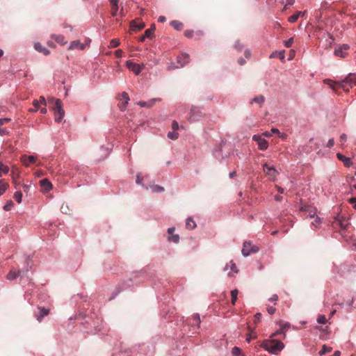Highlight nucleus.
Wrapping results in <instances>:
<instances>
[{
	"instance_id": "nucleus-1",
	"label": "nucleus",
	"mask_w": 356,
	"mask_h": 356,
	"mask_svg": "<svg viewBox=\"0 0 356 356\" xmlns=\"http://www.w3.org/2000/svg\"><path fill=\"white\" fill-rule=\"evenodd\" d=\"M261 347L269 353L276 355L284 349V344L275 339L266 340L262 343Z\"/></svg>"
},
{
	"instance_id": "nucleus-2",
	"label": "nucleus",
	"mask_w": 356,
	"mask_h": 356,
	"mask_svg": "<svg viewBox=\"0 0 356 356\" xmlns=\"http://www.w3.org/2000/svg\"><path fill=\"white\" fill-rule=\"evenodd\" d=\"M350 222L343 216L337 215L334 217L332 222V227L334 229H340V234L343 236L345 231L348 228Z\"/></svg>"
},
{
	"instance_id": "nucleus-3",
	"label": "nucleus",
	"mask_w": 356,
	"mask_h": 356,
	"mask_svg": "<svg viewBox=\"0 0 356 356\" xmlns=\"http://www.w3.org/2000/svg\"><path fill=\"white\" fill-rule=\"evenodd\" d=\"M339 86L344 90H348L350 88L356 85V74H349L344 79L338 82Z\"/></svg>"
},
{
	"instance_id": "nucleus-4",
	"label": "nucleus",
	"mask_w": 356,
	"mask_h": 356,
	"mask_svg": "<svg viewBox=\"0 0 356 356\" xmlns=\"http://www.w3.org/2000/svg\"><path fill=\"white\" fill-rule=\"evenodd\" d=\"M55 108L56 111L55 112L54 119L56 122L59 123L63 120L65 116V111L63 108V104L60 99H55Z\"/></svg>"
},
{
	"instance_id": "nucleus-5",
	"label": "nucleus",
	"mask_w": 356,
	"mask_h": 356,
	"mask_svg": "<svg viewBox=\"0 0 356 356\" xmlns=\"http://www.w3.org/2000/svg\"><path fill=\"white\" fill-rule=\"evenodd\" d=\"M259 251L258 247L253 245L250 242H244L242 249V254L244 257L249 256L251 253H255Z\"/></svg>"
},
{
	"instance_id": "nucleus-6",
	"label": "nucleus",
	"mask_w": 356,
	"mask_h": 356,
	"mask_svg": "<svg viewBox=\"0 0 356 356\" xmlns=\"http://www.w3.org/2000/svg\"><path fill=\"white\" fill-rule=\"evenodd\" d=\"M252 140L257 143L258 147L261 150H266L268 147V142L260 134H255L252 136Z\"/></svg>"
},
{
	"instance_id": "nucleus-7",
	"label": "nucleus",
	"mask_w": 356,
	"mask_h": 356,
	"mask_svg": "<svg viewBox=\"0 0 356 356\" xmlns=\"http://www.w3.org/2000/svg\"><path fill=\"white\" fill-rule=\"evenodd\" d=\"M91 42V40L89 39V38H86L85 40V43H81L79 40H74L72 41L70 46H69V49H80V50H82L86 46H88L90 43Z\"/></svg>"
},
{
	"instance_id": "nucleus-8",
	"label": "nucleus",
	"mask_w": 356,
	"mask_h": 356,
	"mask_svg": "<svg viewBox=\"0 0 356 356\" xmlns=\"http://www.w3.org/2000/svg\"><path fill=\"white\" fill-rule=\"evenodd\" d=\"M263 170L266 173V175L270 177V178L275 179L277 175V171L273 165H269L268 163H264L263 165Z\"/></svg>"
},
{
	"instance_id": "nucleus-9",
	"label": "nucleus",
	"mask_w": 356,
	"mask_h": 356,
	"mask_svg": "<svg viewBox=\"0 0 356 356\" xmlns=\"http://www.w3.org/2000/svg\"><path fill=\"white\" fill-rule=\"evenodd\" d=\"M126 66L129 70L134 72L136 75H138L141 72L143 67V65L140 66V65L133 63L131 60H127L126 62Z\"/></svg>"
},
{
	"instance_id": "nucleus-10",
	"label": "nucleus",
	"mask_w": 356,
	"mask_h": 356,
	"mask_svg": "<svg viewBox=\"0 0 356 356\" xmlns=\"http://www.w3.org/2000/svg\"><path fill=\"white\" fill-rule=\"evenodd\" d=\"M349 49V46L348 44H343L341 46H340L339 47L335 49L334 50V55H336L337 56H340V57H345L346 54V51Z\"/></svg>"
},
{
	"instance_id": "nucleus-11",
	"label": "nucleus",
	"mask_w": 356,
	"mask_h": 356,
	"mask_svg": "<svg viewBox=\"0 0 356 356\" xmlns=\"http://www.w3.org/2000/svg\"><path fill=\"white\" fill-rule=\"evenodd\" d=\"M177 61L179 64V67H184L186 64L189 63V55L183 53L177 57Z\"/></svg>"
},
{
	"instance_id": "nucleus-12",
	"label": "nucleus",
	"mask_w": 356,
	"mask_h": 356,
	"mask_svg": "<svg viewBox=\"0 0 356 356\" xmlns=\"http://www.w3.org/2000/svg\"><path fill=\"white\" fill-rule=\"evenodd\" d=\"M121 95H122V99L124 101V102L120 103L118 106H119L120 109L123 111L126 109V107L129 104V97L128 93L126 92H122Z\"/></svg>"
},
{
	"instance_id": "nucleus-13",
	"label": "nucleus",
	"mask_w": 356,
	"mask_h": 356,
	"mask_svg": "<svg viewBox=\"0 0 356 356\" xmlns=\"http://www.w3.org/2000/svg\"><path fill=\"white\" fill-rule=\"evenodd\" d=\"M174 231H175V227H169L168 229V234H169L168 241L170 242L178 243L179 241V236L178 234H173Z\"/></svg>"
},
{
	"instance_id": "nucleus-14",
	"label": "nucleus",
	"mask_w": 356,
	"mask_h": 356,
	"mask_svg": "<svg viewBox=\"0 0 356 356\" xmlns=\"http://www.w3.org/2000/svg\"><path fill=\"white\" fill-rule=\"evenodd\" d=\"M21 161L24 165L28 166L30 163H33L35 162L36 157L33 155H23L21 158Z\"/></svg>"
},
{
	"instance_id": "nucleus-15",
	"label": "nucleus",
	"mask_w": 356,
	"mask_h": 356,
	"mask_svg": "<svg viewBox=\"0 0 356 356\" xmlns=\"http://www.w3.org/2000/svg\"><path fill=\"white\" fill-rule=\"evenodd\" d=\"M34 48L36 51L42 53L45 56H47L50 54V51L46 47H43L40 42L35 43Z\"/></svg>"
},
{
	"instance_id": "nucleus-16",
	"label": "nucleus",
	"mask_w": 356,
	"mask_h": 356,
	"mask_svg": "<svg viewBox=\"0 0 356 356\" xmlns=\"http://www.w3.org/2000/svg\"><path fill=\"white\" fill-rule=\"evenodd\" d=\"M337 157L339 161H341L343 163V164L346 167H350L352 165L350 159L345 156L344 155L341 154V153H337Z\"/></svg>"
},
{
	"instance_id": "nucleus-17",
	"label": "nucleus",
	"mask_w": 356,
	"mask_h": 356,
	"mask_svg": "<svg viewBox=\"0 0 356 356\" xmlns=\"http://www.w3.org/2000/svg\"><path fill=\"white\" fill-rule=\"evenodd\" d=\"M159 98H154L148 102L140 101L138 102V104L141 107H151L154 105L156 102H159Z\"/></svg>"
},
{
	"instance_id": "nucleus-18",
	"label": "nucleus",
	"mask_w": 356,
	"mask_h": 356,
	"mask_svg": "<svg viewBox=\"0 0 356 356\" xmlns=\"http://www.w3.org/2000/svg\"><path fill=\"white\" fill-rule=\"evenodd\" d=\"M39 314L37 315L36 318L39 322H41L42 318L49 314V311L44 307H39Z\"/></svg>"
},
{
	"instance_id": "nucleus-19",
	"label": "nucleus",
	"mask_w": 356,
	"mask_h": 356,
	"mask_svg": "<svg viewBox=\"0 0 356 356\" xmlns=\"http://www.w3.org/2000/svg\"><path fill=\"white\" fill-rule=\"evenodd\" d=\"M41 187L48 191L51 189V184L47 179H43L40 181Z\"/></svg>"
},
{
	"instance_id": "nucleus-20",
	"label": "nucleus",
	"mask_w": 356,
	"mask_h": 356,
	"mask_svg": "<svg viewBox=\"0 0 356 356\" xmlns=\"http://www.w3.org/2000/svg\"><path fill=\"white\" fill-rule=\"evenodd\" d=\"M196 227V223L191 217H188L186 220V227L188 229H193Z\"/></svg>"
},
{
	"instance_id": "nucleus-21",
	"label": "nucleus",
	"mask_w": 356,
	"mask_h": 356,
	"mask_svg": "<svg viewBox=\"0 0 356 356\" xmlns=\"http://www.w3.org/2000/svg\"><path fill=\"white\" fill-rule=\"evenodd\" d=\"M145 23L140 22L138 24H136L134 21L131 22V28L134 31H138L141 30L145 27Z\"/></svg>"
},
{
	"instance_id": "nucleus-22",
	"label": "nucleus",
	"mask_w": 356,
	"mask_h": 356,
	"mask_svg": "<svg viewBox=\"0 0 356 356\" xmlns=\"http://www.w3.org/2000/svg\"><path fill=\"white\" fill-rule=\"evenodd\" d=\"M54 40L60 44H65L66 43V41L65 40V38L63 35H53L51 36Z\"/></svg>"
},
{
	"instance_id": "nucleus-23",
	"label": "nucleus",
	"mask_w": 356,
	"mask_h": 356,
	"mask_svg": "<svg viewBox=\"0 0 356 356\" xmlns=\"http://www.w3.org/2000/svg\"><path fill=\"white\" fill-rule=\"evenodd\" d=\"M290 327L289 323H286V324L282 325L281 327L280 328V330H277L276 332H275L274 333H273L271 334L270 337H275L276 335H277L279 334L284 333V330L286 327Z\"/></svg>"
},
{
	"instance_id": "nucleus-24",
	"label": "nucleus",
	"mask_w": 356,
	"mask_h": 356,
	"mask_svg": "<svg viewBox=\"0 0 356 356\" xmlns=\"http://www.w3.org/2000/svg\"><path fill=\"white\" fill-rule=\"evenodd\" d=\"M315 219L313 222H312L311 225L313 229H316L319 227L320 225L322 222L321 218L318 216H315Z\"/></svg>"
},
{
	"instance_id": "nucleus-25",
	"label": "nucleus",
	"mask_w": 356,
	"mask_h": 356,
	"mask_svg": "<svg viewBox=\"0 0 356 356\" xmlns=\"http://www.w3.org/2000/svg\"><path fill=\"white\" fill-rule=\"evenodd\" d=\"M301 13H302V11L296 12L295 14H293V15H291L289 17L288 21L290 23L296 22L298 20V19L300 17Z\"/></svg>"
},
{
	"instance_id": "nucleus-26",
	"label": "nucleus",
	"mask_w": 356,
	"mask_h": 356,
	"mask_svg": "<svg viewBox=\"0 0 356 356\" xmlns=\"http://www.w3.org/2000/svg\"><path fill=\"white\" fill-rule=\"evenodd\" d=\"M8 187V184L5 183L3 179H0V196L2 195Z\"/></svg>"
},
{
	"instance_id": "nucleus-27",
	"label": "nucleus",
	"mask_w": 356,
	"mask_h": 356,
	"mask_svg": "<svg viewBox=\"0 0 356 356\" xmlns=\"http://www.w3.org/2000/svg\"><path fill=\"white\" fill-rule=\"evenodd\" d=\"M18 276V273H17L16 271L15 270H10L7 276H6V278L7 280H15Z\"/></svg>"
},
{
	"instance_id": "nucleus-28",
	"label": "nucleus",
	"mask_w": 356,
	"mask_h": 356,
	"mask_svg": "<svg viewBox=\"0 0 356 356\" xmlns=\"http://www.w3.org/2000/svg\"><path fill=\"white\" fill-rule=\"evenodd\" d=\"M264 102V96L262 95H259V96H257V97H254L252 100H251V103H257L259 105H261V104H263Z\"/></svg>"
},
{
	"instance_id": "nucleus-29",
	"label": "nucleus",
	"mask_w": 356,
	"mask_h": 356,
	"mask_svg": "<svg viewBox=\"0 0 356 356\" xmlns=\"http://www.w3.org/2000/svg\"><path fill=\"white\" fill-rule=\"evenodd\" d=\"M9 171V168L6 165H3L2 163H0V177L3 175H6Z\"/></svg>"
},
{
	"instance_id": "nucleus-30",
	"label": "nucleus",
	"mask_w": 356,
	"mask_h": 356,
	"mask_svg": "<svg viewBox=\"0 0 356 356\" xmlns=\"http://www.w3.org/2000/svg\"><path fill=\"white\" fill-rule=\"evenodd\" d=\"M14 199L17 201V203H21L22 200V193L20 191H16L13 195Z\"/></svg>"
},
{
	"instance_id": "nucleus-31",
	"label": "nucleus",
	"mask_w": 356,
	"mask_h": 356,
	"mask_svg": "<svg viewBox=\"0 0 356 356\" xmlns=\"http://www.w3.org/2000/svg\"><path fill=\"white\" fill-rule=\"evenodd\" d=\"M120 44V40L117 39V38H114L111 40L109 47L115 48V47H118Z\"/></svg>"
},
{
	"instance_id": "nucleus-32",
	"label": "nucleus",
	"mask_w": 356,
	"mask_h": 356,
	"mask_svg": "<svg viewBox=\"0 0 356 356\" xmlns=\"http://www.w3.org/2000/svg\"><path fill=\"white\" fill-rule=\"evenodd\" d=\"M238 290L234 289L231 291V296H232V305H235L236 301L237 300V295H238Z\"/></svg>"
},
{
	"instance_id": "nucleus-33",
	"label": "nucleus",
	"mask_w": 356,
	"mask_h": 356,
	"mask_svg": "<svg viewBox=\"0 0 356 356\" xmlns=\"http://www.w3.org/2000/svg\"><path fill=\"white\" fill-rule=\"evenodd\" d=\"M170 24L177 30H181L183 24L178 21L174 20L170 22Z\"/></svg>"
},
{
	"instance_id": "nucleus-34",
	"label": "nucleus",
	"mask_w": 356,
	"mask_h": 356,
	"mask_svg": "<svg viewBox=\"0 0 356 356\" xmlns=\"http://www.w3.org/2000/svg\"><path fill=\"white\" fill-rule=\"evenodd\" d=\"M331 350H332L331 347H328L326 345H323L321 350L319 352V355L321 356H322V355H325V353L330 352Z\"/></svg>"
},
{
	"instance_id": "nucleus-35",
	"label": "nucleus",
	"mask_w": 356,
	"mask_h": 356,
	"mask_svg": "<svg viewBox=\"0 0 356 356\" xmlns=\"http://www.w3.org/2000/svg\"><path fill=\"white\" fill-rule=\"evenodd\" d=\"M241 350L238 347H234L232 350V354L233 356H240Z\"/></svg>"
},
{
	"instance_id": "nucleus-36",
	"label": "nucleus",
	"mask_w": 356,
	"mask_h": 356,
	"mask_svg": "<svg viewBox=\"0 0 356 356\" xmlns=\"http://www.w3.org/2000/svg\"><path fill=\"white\" fill-rule=\"evenodd\" d=\"M168 138L170 139H172V140H175L178 137V134L177 132H175V131H170L168 132Z\"/></svg>"
},
{
	"instance_id": "nucleus-37",
	"label": "nucleus",
	"mask_w": 356,
	"mask_h": 356,
	"mask_svg": "<svg viewBox=\"0 0 356 356\" xmlns=\"http://www.w3.org/2000/svg\"><path fill=\"white\" fill-rule=\"evenodd\" d=\"M13 201L12 200H8L6 204L3 206V209L5 211H10L11 207H13Z\"/></svg>"
},
{
	"instance_id": "nucleus-38",
	"label": "nucleus",
	"mask_w": 356,
	"mask_h": 356,
	"mask_svg": "<svg viewBox=\"0 0 356 356\" xmlns=\"http://www.w3.org/2000/svg\"><path fill=\"white\" fill-rule=\"evenodd\" d=\"M163 191L164 188L161 186L155 185L152 186V191L154 193L163 192Z\"/></svg>"
},
{
	"instance_id": "nucleus-39",
	"label": "nucleus",
	"mask_w": 356,
	"mask_h": 356,
	"mask_svg": "<svg viewBox=\"0 0 356 356\" xmlns=\"http://www.w3.org/2000/svg\"><path fill=\"white\" fill-rule=\"evenodd\" d=\"M196 110H197L196 108L191 109V115L189 117V120L190 121H195L197 120V118L195 115V113L197 111Z\"/></svg>"
},
{
	"instance_id": "nucleus-40",
	"label": "nucleus",
	"mask_w": 356,
	"mask_h": 356,
	"mask_svg": "<svg viewBox=\"0 0 356 356\" xmlns=\"http://www.w3.org/2000/svg\"><path fill=\"white\" fill-rule=\"evenodd\" d=\"M317 322L320 324H325L326 323V318L324 315H320L317 318Z\"/></svg>"
},
{
	"instance_id": "nucleus-41",
	"label": "nucleus",
	"mask_w": 356,
	"mask_h": 356,
	"mask_svg": "<svg viewBox=\"0 0 356 356\" xmlns=\"http://www.w3.org/2000/svg\"><path fill=\"white\" fill-rule=\"evenodd\" d=\"M193 318L194 321L199 326L201 323L200 315L198 314H195L193 315Z\"/></svg>"
},
{
	"instance_id": "nucleus-42",
	"label": "nucleus",
	"mask_w": 356,
	"mask_h": 356,
	"mask_svg": "<svg viewBox=\"0 0 356 356\" xmlns=\"http://www.w3.org/2000/svg\"><path fill=\"white\" fill-rule=\"evenodd\" d=\"M309 211V213L308 215L307 216V218H314L316 216V209H314L312 210H308Z\"/></svg>"
},
{
	"instance_id": "nucleus-43",
	"label": "nucleus",
	"mask_w": 356,
	"mask_h": 356,
	"mask_svg": "<svg viewBox=\"0 0 356 356\" xmlns=\"http://www.w3.org/2000/svg\"><path fill=\"white\" fill-rule=\"evenodd\" d=\"M153 33L149 30V29H147L145 31V33L143 34L145 35V37H146L147 38H152V36L153 35Z\"/></svg>"
},
{
	"instance_id": "nucleus-44",
	"label": "nucleus",
	"mask_w": 356,
	"mask_h": 356,
	"mask_svg": "<svg viewBox=\"0 0 356 356\" xmlns=\"http://www.w3.org/2000/svg\"><path fill=\"white\" fill-rule=\"evenodd\" d=\"M293 42V38H291L288 40L284 41V46L286 47H290Z\"/></svg>"
},
{
	"instance_id": "nucleus-45",
	"label": "nucleus",
	"mask_w": 356,
	"mask_h": 356,
	"mask_svg": "<svg viewBox=\"0 0 356 356\" xmlns=\"http://www.w3.org/2000/svg\"><path fill=\"white\" fill-rule=\"evenodd\" d=\"M118 11V6H111L112 16H113V17L116 16Z\"/></svg>"
},
{
	"instance_id": "nucleus-46",
	"label": "nucleus",
	"mask_w": 356,
	"mask_h": 356,
	"mask_svg": "<svg viewBox=\"0 0 356 356\" xmlns=\"http://www.w3.org/2000/svg\"><path fill=\"white\" fill-rule=\"evenodd\" d=\"M267 311L269 314H273L275 312V308L272 306H268Z\"/></svg>"
},
{
	"instance_id": "nucleus-47",
	"label": "nucleus",
	"mask_w": 356,
	"mask_h": 356,
	"mask_svg": "<svg viewBox=\"0 0 356 356\" xmlns=\"http://www.w3.org/2000/svg\"><path fill=\"white\" fill-rule=\"evenodd\" d=\"M115 55L118 58H121V57H122L123 51L121 49H117L115 51Z\"/></svg>"
},
{
	"instance_id": "nucleus-48",
	"label": "nucleus",
	"mask_w": 356,
	"mask_h": 356,
	"mask_svg": "<svg viewBox=\"0 0 356 356\" xmlns=\"http://www.w3.org/2000/svg\"><path fill=\"white\" fill-rule=\"evenodd\" d=\"M234 47L239 51H241L243 49V47L241 45L239 41H236L235 42Z\"/></svg>"
},
{
	"instance_id": "nucleus-49",
	"label": "nucleus",
	"mask_w": 356,
	"mask_h": 356,
	"mask_svg": "<svg viewBox=\"0 0 356 356\" xmlns=\"http://www.w3.org/2000/svg\"><path fill=\"white\" fill-rule=\"evenodd\" d=\"M10 121V118H0V127H1L4 123L8 122Z\"/></svg>"
},
{
	"instance_id": "nucleus-50",
	"label": "nucleus",
	"mask_w": 356,
	"mask_h": 356,
	"mask_svg": "<svg viewBox=\"0 0 356 356\" xmlns=\"http://www.w3.org/2000/svg\"><path fill=\"white\" fill-rule=\"evenodd\" d=\"M184 35L187 38H191L193 35V31L187 30L184 32Z\"/></svg>"
},
{
	"instance_id": "nucleus-51",
	"label": "nucleus",
	"mask_w": 356,
	"mask_h": 356,
	"mask_svg": "<svg viewBox=\"0 0 356 356\" xmlns=\"http://www.w3.org/2000/svg\"><path fill=\"white\" fill-rule=\"evenodd\" d=\"M334 138H330V139L327 141V147H332L334 145Z\"/></svg>"
},
{
	"instance_id": "nucleus-52",
	"label": "nucleus",
	"mask_w": 356,
	"mask_h": 356,
	"mask_svg": "<svg viewBox=\"0 0 356 356\" xmlns=\"http://www.w3.org/2000/svg\"><path fill=\"white\" fill-rule=\"evenodd\" d=\"M278 300V296L277 294L273 295L270 298L269 301L270 302H276Z\"/></svg>"
},
{
	"instance_id": "nucleus-53",
	"label": "nucleus",
	"mask_w": 356,
	"mask_h": 356,
	"mask_svg": "<svg viewBox=\"0 0 356 356\" xmlns=\"http://www.w3.org/2000/svg\"><path fill=\"white\" fill-rule=\"evenodd\" d=\"M172 127L173 131L178 129V128H179L178 122L177 121H173L172 123Z\"/></svg>"
},
{
	"instance_id": "nucleus-54",
	"label": "nucleus",
	"mask_w": 356,
	"mask_h": 356,
	"mask_svg": "<svg viewBox=\"0 0 356 356\" xmlns=\"http://www.w3.org/2000/svg\"><path fill=\"white\" fill-rule=\"evenodd\" d=\"M350 202L353 205V208L356 209V197L350 198Z\"/></svg>"
},
{
	"instance_id": "nucleus-55",
	"label": "nucleus",
	"mask_w": 356,
	"mask_h": 356,
	"mask_svg": "<svg viewBox=\"0 0 356 356\" xmlns=\"http://www.w3.org/2000/svg\"><path fill=\"white\" fill-rule=\"evenodd\" d=\"M255 317V323L259 322L261 320V314L260 313H257L254 316Z\"/></svg>"
},
{
	"instance_id": "nucleus-56",
	"label": "nucleus",
	"mask_w": 356,
	"mask_h": 356,
	"mask_svg": "<svg viewBox=\"0 0 356 356\" xmlns=\"http://www.w3.org/2000/svg\"><path fill=\"white\" fill-rule=\"evenodd\" d=\"M230 268L232 271L237 273L236 264L233 261H231Z\"/></svg>"
},
{
	"instance_id": "nucleus-57",
	"label": "nucleus",
	"mask_w": 356,
	"mask_h": 356,
	"mask_svg": "<svg viewBox=\"0 0 356 356\" xmlns=\"http://www.w3.org/2000/svg\"><path fill=\"white\" fill-rule=\"evenodd\" d=\"M244 55H245V58H250V56H251V51H250V50L246 49L245 51V52H244Z\"/></svg>"
},
{
	"instance_id": "nucleus-58",
	"label": "nucleus",
	"mask_w": 356,
	"mask_h": 356,
	"mask_svg": "<svg viewBox=\"0 0 356 356\" xmlns=\"http://www.w3.org/2000/svg\"><path fill=\"white\" fill-rule=\"evenodd\" d=\"M111 6H118L119 0H110Z\"/></svg>"
},
{
	"instance_id": "nucleus-59",
	"label": "nucleus",
	"mask_w": 356,
	"mask_h": 356,
	"mask_svg": "<svg viewBox=\"0 0 356 356\" xmlns=\"http://www.w3.org/2000/svg\"><path fill=\"white\" fill-rule=\"evenodd\" d=\"M166 21V18L165 16H159L158 18V22L160 23L165 22Z\"/></svg>"
},
{
	"instance_id": "nucleus-60",
	"label": "nucleus",
	"mask_w": 356,
	"mask_h": 356,
	"mask_svg": "<svg viewBox=\"0 0 356 356\" xmlns=\"http://www.w3.org/2000/svg\"><path fill=\"white\" fill-rule=\"evenodd\" d=\"M270 132H271V134H280V132L279 131V129H277V128H275V127H273L271 129H270Z\"/></svg>"
},
{
	"instance_id": "nucleus-61",
	"label": "nucleus",
	"mask_w": 356,
	"mask_h": 356,
	"mask_svg": "<svg viewBox=\"0 0 356 356\" xmlns=\"http://www.w3.org/2000/svg\"><path fill=\"white\" fill-rule=\"evenodd\" d=\"M39 102V104H46V100H45V98L42 96H41L40 97V99L38 100Z\"/></svg>"
},
{
	"instance_id": "nucleus-62",
	"label": "nucleus",
	"mask_w": 356,
	"mask_h": 356,
	"mask_svg": "<svg viewBox=\"0 0 356 356\" xmlns=\"http://www.w3.org/2000/svg\"><path fill=\"white\" fill-rule=\"evenodd\" d=\"M142 180H143V178L140 177V175H137V177H136V183L138 184H141L142 183Z\"/></svg>"
},
{
	"instance_id": "nucleus-63",
	"label": "nucleus",
	"mask_w": 356,
	"mask_h": 356,
	"mask_svg": "<svg viewBox=\"0 0 356 356\" xmlns=\"http://www.w3.org/2000/svg\"><path fill=\"white\" fill-rule=\"evenodd\" d=\"M261 136H266V137H270L272 136L270 131H264Z\"/></svg>"
},
{
	"instance_id": "nucleus-64",
	"label": "nucleus",
	"mask_w": 356,
	"mask_h": 356,
	"mask_svg": "<svg viewBox=\"0 0 356 356\" xmlns=\"http://www.w3.org/2000/svg\"><path fill=\"white\" fill-rule=\"evenodd\" d=\"M238 63L241 65H243L245 63V60L243 58H240L238 60Z\"/></svg>"
}]
</instances>
